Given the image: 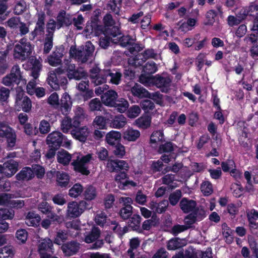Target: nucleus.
Here are the masks:
<instances>
[{
	"label": "nucleus",
	"instance_id": "f257e3e1",
	"mask_svg": "<svg viewBox=\"0 0 258 258\" xmlns=\"http://www.w3.org/2000/svg\"><path fill=\"white\" fill-rule=\"evenodd\" d=\"M106 166L110 172L116 173L115 180L120 189L125 190L130 187L137 186V183L129 180L127 172L130 167L126 161L118 159L108 160Z\"/></svg>",
	"mask_w": 258,
	"mask_h": 258
},
{
	"label": "nucleus",
	"instance_id": "f03ea898",
	"mask_svg": "<svg viewBox=\"0 0 258 258\" xmlns=\"http://www.w3.org/2000/svg\"><path fill=\"white\" fill-rule=\"evenodd\" d=\"M66 136L58 131H54L48 134L46 140L48 146V150L45 155L47 159L51 160L54 158L56 151L62 145L63 141L66 146L70 145V142L66 141Z\"/></svg>",
	"mask_w": 258,
	"mask_h": 258
},
{
	"label": "nucleus",
	"instance_id": "7ed1b4c3",
	"mask_svg": "<svg viewBox=\"0 0 258 258\" xmlns=\"http://www.w3.org/2000/svg\"><path fill=\"white\" fill-rule=\"evenodd\" d=\"M48 103L55 108L59 107L62 114L66 115L71 111L72 106L71 98L67 92L62 94L60 102L57 93H52L48 98Z\"/></svg>",
	"mask_w": 258,
	"mask_h": 258
},
{
	"label": "nucleus",
	"instance_id": "20e7f679",
	"mask_svg": "<svg viewBox=\"0 0 258 258\" xmlns=\"http://www.w3.org/2000/svg\"><path fill=\"white\" fill-rule=\"evenodd\" d=\"M94 48L90 42H88L85 45H82L78 48L75 46H71L70 49V55L74 58L78 62L82 63L88 61L93 55Z\"/></svg>",
	"mask_w": 258,
	"mask_h": 258
},
{
	"label": "nucleus",
	"instance_id": "39448f33",
	"mask_svg": "<svg viewBox=\"0 0 258 258\" xmlns=\"http://www.w3.org/2000/svg\"><path fill=\"white\" fill-rule=\"evenodd\" d=\"M33 47L26 38H23L14 47V55L22 61L26 60L31 54Z\"/></svg>",
	"mask_w": 258,
	"mask_h": 258
},
{
	"label": "nucleus",
	"instance_id": "423d86ee",
	"mask_svg": "<svg viewBox=\"0 0 258 258\" xmlns=\"http://www.w3.org/2000/svg\"><path fill=\"white\" fill-rule=\"evenodd\" d=\"M92 208L87 202L82 200L79 202H72L68 205L66 217L68 219L76 218L80 217L86 210Z\"/></svg>",
	"mask_w": 258,
	"mask_h": 258
},
{
	"label": "nucleus",
	"instance_id": "0eeeda50",
	"mask_svg": "<svg viewBox=\"0 0 258 258\" xmlns=\"http://www.w3.org/2000/svg\"><path fill=\"white\" fill-rule=\"evenodd\" d=\"M2 83L6 86L19 85L21 83L23 85L26 84V80L23 78L20 68L18 65H14L11 69L10 73L3 78Z\"/></svg>",
	"mask_w": 258,
	"mask_h": 258
},
{
	"label": "nucleus",
	"instance_id": "6e6552de",
	"mask_svg": "<svg viewBox=\"0 0 258 258\" xmlns=\"http://www.w3.org/2000/svg\"><path fill=\"white\" fill-rule=\"evenodd\" d=\"M101 231L98 227L94 226L91 230L85 236L84 241L90 244L89 245L90 249H98L104 244L103 239H99Z\"/></svg>",
	"mask_w": 258,
	"mask_h": 258
},
{
	"label": "nucleus",
	"instance_id": "1a4fd4ad",
	"mask_svg": "<svg viewBox=\"0 0 258 258\" xmlns=\"http://www.w3.org/2000/svg\"><path fill=\"white\" fill-rule=\"evenodd\" d=\"M0 138L6 140L8 148L12 149L16 145L17 135L15 130L4 122H0Z\"/></svg>",
	"mask_w": 258,
	"mask_h": 258
},
{
	"label": "nucleus",
	"instance_id": "9d476101",
	"mask_svg": "<svg viewBox=\"0 0 258 258\" xmlns=\"http://www.w3.org/2000/svg\"><path fill=\"white\" fill-rule=\"evenodd\" d=\"M60 69L62 73H67V77L70 80H79L85 75L84 72L79 71L76 69L75 64L72 63L69 59L64 60Z\"/></svg>",
	"mask_w": 258,
	"mask_h": 258
},
{
	"label": "nucleus",
	"instance_id": "9b49d317",
	"mask_svg": "<svg viewBox=\"0 0 258 258\" xmlns=\"http://www.w3.org/2000/svg\"><path fill=\"white\" fill-rule=\"evenodd\" d=\"M108 33L114 38L113 41L114 43H118L122 47H126L127 45L131 46L135 41L129 35H122L118 27H113Z\"/></svg>",
	"mask_w": 258,
	"mask_h": 258
},
{
	"label": "nucleus",
	"instance_id": "f8f14e48",
	"mask_svg": "<svg viewBox=\"0 0 258 258\" xmlns=\"http://www.w3.org/2000/svg\"><path fill=\"white\" fill-rule=\"evenodd\" d=\"M15 106L18 111L23 110L28 113L31 110L32 102L30 99L21 90L18 91L15 97Z\"/></svg>",
	"mask_w": 258,
	"mask_h": 258
},
{
	"label": "nucleus",
	"instance_id": "ddd939ff",
	"mask_svg": "<svg viewBox=\"0 0 258 258\" xmlns=\"http://www.w3.org/2000/svg\"><path fill=\"white\" fill-rule=\"evenodd\" d=\"M119 202L120 203H122V207L120 209L118 214L120 218L125 221L133 215V207L132 204L133 201L130 197H121L119 199Z\"/></svg>",
	"mask_w": 258,
	"mask_h": 258
},
{
	"label": "nucleus",
	"instance_id": "4468645a",
	"mask_svg": "<svg viewBox=\"0 0 258 258\" xmlns=\"http://www.w3.org/2000/svg\"><path fill=\"white\" fill-rule=\"evenodd\" d=\"M90 78L92 83L98 86L107 82L106 75H104L105 70H101L99 68H93L90 71Z\"/></svg>",
	"mask_w": 258,
	"mask_h": 258
},
{
	"label": "nucleus",
	"instance_id": "2eb2a0df",
	"mask_svg": "<svg viewBox=\"0 0 258 258\" xmlns=\"http://www.w3.org/2000/svg\"><path fill=\"white\" fill-rule=\"evenodd\" d=\"M104 27L99 23L90 20L87 21L86 27L84 30V33L87 35H93L98 36L104 33Z\"/></svg>",
	"mask_w": 258,
	"mask_h": 258
},
{
	"label": "nucleus",
	"instance_id": "dca6fc26",
	"mask_svg": "<svg viewBox=\"0 0 258 258\" xmlns=\"http://www.w3.org/2000/svg\"><path fill=\"white\" fill-rule=\"evenodd\" d=\"M38 210L42 214L47 215V217L51 219L53 221H56V223L61 222L60 216L57 215L53 211L51 207L47 202L42 201L38 206Z\"/></svg>",
	"mask_w": 258,
	"mask_h": 258
},
{
	"label": "nucleus",
	"instance_id": "f3484780",
	"mask_svg": "<svg viewBox=\"0 0 258 258\" xmlns=\"http://www.w3.org/2000/svg\"><path fill=\"white\" fill-rule=\"evenodd\" d=\"M197 202L187 198H183L179 202V207L184 213L192 212L197 214L198 211Z\"/></svg>",
	"mask_w": 258,
	"mask_h": 258
},
{
	"label": "nucleus",
	"instance_id": "a211bd4d",
	"mask_svg": "<svg viewBox=\"0 0 258 258\" xmlns=\"http://www.w3.org/2000/svg\"><path fill=\"white\" fill-rule=\"evenodd\" d=\"M64 48L62 45L56 46V50L47 57L48 63L53 67H56L61 63Z\"/></svg>",
	"mask_w": 258,
	"mask_h": 258
},
{
	"label": "nucleus",
	"instance_id": "6ab92c4d",
	"mask_svg": "<svg viewBox=\"0 0 258 258\" xmlns=\"http://www.w3.org/2000/svg\"><path fill=\"white\" fill-rule=\"evenodd\" d=\"M108 126L114 128L123 127L126 123V118L122 114L113 115L108 113Z\"/></svg>",
	"mask_w": 258,
	"mask_h": 258
},
{
	"label": "nucleus",
	"instance_id": "aec40b11",
	"mask_svg": "<svg viewBox=\"0 0 258 258\" xmlns=\"http://www.w3.org/2000/svg\"><path fill=\"white\" fill-rule=\"evenodd\" d=\"M80 243L77 241L72 240L63 244L61 246V249L65 256H70L78 252L80 248Z\"/></svg>",
	"mask_w": 258,
	"mask_h": 258
},
{
	"label": "nucleus",
	"instance_id": "412c9836",
	"mask_svg": "<svg viewBox=\"0 0 258 258\" xmlns=\"http://www.w3.org/2000/svg\"><path fill=\"white\" fill-rule=\"evenodd\" d=\"M154 84L163 92H167L171 83V79L169 77H162L159 75L153 78Z\"/></svg>",
	"mask_w": 258,
	"mask_h": 258
},
{
	"label": "nucleus",
	"instance_id": "4be33fe9",
	"mask_svg": "<svg viewBox=\"0 0 258 258\" xmlns=\"http://www.w3.org/2000/svg\"><path fill=\"white\" fill-rule=\"evenodd\" d=\"M45 14L44 12H41L38 14V20L35 28L31 32L33 38L38 35H42L44 33Z\"/></svg>",
	"mask_w": 258,
	"mask_h": 258
},
{
	"label": "nucleus",
	"instance_id": "5701e85b",
	"mask_svg": "<svg viewBox=\"0 0 258 258\" xmlns=\"http://www.w3.org/2000/svg\"><path fill=\"white\" fill-rule=\"evenodd\" d=\"M117 97L118 95L116 91L109 90L101 95V101L105 105L112 107L114 106Z\"/></svg>",
	"mask_w": 258,
	"mask_h": 258
},
{
	"label": "nucleus",
	"instance_id": "b1692460",
	"mask_svg": "<svg viewBox=\"0 0 258 258\" xmlns=\"http://www.w3.org/2000/svg\"><path fill=\"white\" fill-rule=\"evenodd\" d=\"M158 70L156 63L153 61H149L143 66L142 74L141 75L140 79L143 78L146 80L151 78L152 74H154Z\"/></svg>",
	"mask_w": 258,
	"mask_h": 258
},
{
	"label": "nucleus",
	"instance_id": "393cba45",
	"mask_svg": "<svg viewBox=\"0 0 258 258\" xmlns=\"http://www.w3.org/2000/svg\"><path fill=\"white\" fill-rule=\"evenodd\" d=\"M127 222V227L133 231H137L139 233L142 232L141 227V223L142 218L138 214H133Z\"/></svg>",
	"mask_w": 258,
	"mask_h": 258
},
{
	"label": "nucleus",
	"instance_id": "a878e982",
	"mask_svg": "<svg viewBox=\"0 0 258 258\" xmlns=\"http://www.w3.org/2000/svg\"><path fill=\"white\" fill-rule=\"evenodd\" d=\"M71 134L76 140L81 142L85 143L88 136V128L86 126L79 128H74L71 131Z\"/></svg>",
	"mask_w": 258,
	"mask_h": 258
},
{
	"label": "nucleus",
	"instance_id": "bb28decb",
	"mask_svg": "<svg viewBox=\"0 0 258 258\" xmlns=\"http://www.w3.org/2000/svg\"><path fill=\"white\" fill-rule=\"evenodd\" d=\"M57 27L59 29L63 26H69L72 23V21L70 15H67L66 12L62 10L60 11L56 17Z\"/></svg>",
	"mask_w": 258,
	"mask_h": 258
},
{
	"label": "nucleus",
	"instance_id": "cd10ccee",
	"mask_svg": "<svg viewBox=\"0 0 258 258\" xmlns=\"http://www.w3.org/2000/svg\"><path fill=\"white\" fill-rule=\"evenodd\" d=\"M106 74L104 75H106V78L110 77V79L108 82L116 85H119L121 82V79L122 76V74L121 72L115 70H105Z\"/></svg>",
	"mask_w": 258,
	"mask_h": 258
},
{
	"label": "nucleus",
	"instance_id": "c85d7f7f",
	"mask_svg": "<svg viewBox=\"0 0 258 258\" xmlns=\"http://www.w3.org/2000/svg\"><path fill=\"white\" fill-rule=\"evenodd\" d=\"M28 62L31 66V76L34 79H37L40 75V72L42 69L40 61L35 57H32L29 59Z\"/></svg>",
	"mask_w": 258,
	"mask_h": 258
},
{
	"label": "nucleus",
	"instance_id": "c756f323",
	"mask_svg": "<svg viewBox=\"0 0 258 258\" xmlns=\"http://www.w3.org/2000/svg\"><path fill=\"white\" fill-rule=\"evenodd\" d=\"M121 138V134L118 131L112 130L106 134L105 137L106 143L111 146H114L119 143Z\"/></svg>",
	"mask_w": 258,
	"mask_h": 258
},
{
	"label": "nucleus",
	"instance_id": "7c9ffc66",
	"mask_svg": "<svg viewBox=\"0 0 258 258\" xmlns=\"http://www.w3.org/2000/svg\"><path fill=\"white\" fill-rule=\"evenodd\" d=\"M5 175L10 177L14 175L18 171V163L17 161L10 159L4 163Z\"/></svg>",
	"mask_w": 258,
	"mask_h": 258
},
{
	"label": "nucleus",
	"instance_id": "2f4dec72",
	"mask_svg": "<svg viewBox=\"0 0 258 258\" xmlns=\"http://www.w3.org/2000/svg\"><path fill=\"white\" fill-rule=\"evenodd\" d=\"M140 132L137 130H134L132 127H128L122 133V138L124 140L135 142L140 137Z\"/></svg>",
	"mask_w": 258,
	"mask_h": 258
},
{
	"label": "nucleus",
	"instance_id": "473e14b6",
	"mask_svg": "<svg viewBox=\"0 0 258 258\" xmlns=\"http://www.w3.org/2000/svg\"><path fill=\"white\" fill-rule=\"evenodd\" d=\"M82 194L85 201L90 202L96 198L97 196L96 189L92 185H87L84 188Z\"/></svg>",
	"mask_w": 258,
	"mask_h": 258
},
{
	"label": "nucleus",
	"instance_id": "72a5a7b5",
	"mask_svg": "<svg viewBox=\"0 0 258 258\" xmlns=\"http://www.w3.org/2000/svg\"><path fill=\"white\" fill-rule=\"evenodd\" d=\"M177 148V146L172 142L165 141L159 146L158 152L159 154L172 153Z\"/></svg>",
	"mask_w": 258,
	"mask_h": 258
},
{
	"label": "nucleus",
	"instance_id": "f704fd0d",
	"mask_svg": "<svg viewBox=\"0 0 258 258\" xmlns=\"http://www.w3.org/2000/svg\"><path fill=\"white\" fill-rule=\"evenodd\" d=\"M131 92L134 96L139 98L148 97L150 95L149 92L145 88L137 83L131 88Z\"/></svg>",
	"mask_w": 258,
	"mask_h": 258
},
{
	"label": "nucleus",
	"instance_id": "c9c22d12",
	"mask_svg": "<svg viewBox=\"0 0 258 258\" xmlns=\"http://www.w3.org/2000/svg\"><path fill=\"white\" fill-rule=\"evenodd\" d=\"M108 113L105 116H96L94 118L93 124L95 127L99 130L107 129L108 124Z\"/></svg>",
	"mask_w": 258,
	"mask_h": 258
},
{
	"label": "nucleus",
	"instance_id": "e433bc0d",
	"mask_svg": "<svg viewBox=\"0 0 258 258\" xmlns=\"http://www.w3.org/2000/svg\"><path fill=\"white\" fill-rule=\"evenodd\" d=\"M18 180H29L34 177L33 172L29 167H24L16 176Z\"/></svg>",
	"mask_w": 258,
	"mask_h": 258
},
{
	"label": "nucleus",
	"instance_id": "4c0bfd02",
	"mask_svg": "<svg viewBox=\"0 0 258 258\" xmlns=\"http://www.w3.org/2000/svg\"><path fill=\"white\" fill-rule=\"evenodd\" d=\"M140 240L138 237H134L130 239V247L127 251L128 258H135L134 250L137 249L140 246Z\"/></svg>",
	"mask_w": 258,
	"mask_h": 258
},
{
	"label": "nucleus",
	"instance_id": "58836bf2",
	"mask_svg": "<svg viewBox=\"0 0 258 258\" xmlns=\"http://www.w3.org/2000/svg\"><path fill=\"white\" fill-rule=\"evenodd\" d=\"M40 217L33 212H29L26 219V223L29 226L36 227L39 225Z\"/></svg>",
	"mask_w": 258,
	"mask_h": 258
},
{
	"label": "nucleus",
	"instance_id": "ea45409f",
	"mask_svg": "<svg viewBox=\"0 0 258 258\" xmlns=\"http://www.w3.org/2000/svg\"><path fill=\"white\" fill-rule=\"evenodd\" d=\"M69 234L65 230H59L55 235L54 243L57 245H62L68 238Z\"/></svg>",
	"mask_w": 258,
	"mask_h": 258
},
{
	"label": "nucleus",
	"instance_id": "a19ab883",
	"mask_svg": "<svg viewBox=\"0 0 258 258\" xmlns=\"http://www.w3.org/2000/svg\"><path fill=\"white\" fill-rule=\"evenodd\" d=\"M53 249V244L50 238L44 239L38 245V251L40 252L51 251Z\"/></svg>",
	"mask_w": 258,
	"mask_h": 258
},
{
	"label": "nucleus",
	"instance_id": "79ce46f5",
	"mask_svg": "<svg viewBox=\"0 0 258 258\" xmlns=\"http://www.w3.org/2000/svg\"><path fill=\"white\" fill-rule=\"evenodd\" d=\"M72 157L68 151L61 150L57 154V160L58 162L63 165H67L69 164Z\"/></svg>",
	"mask_w": 258,
	"mask_h": 258
},
{
	"label": "nucleus",
	"instance_id": "37998d69",
	"mask_svg": "<svg viewBox=\"0 0 258 258\" xmlns=\"http://www.w3.org/2000/svg\"><path fill=\"white\" fill-rule=\"evenodd\" d=\"M222 234L225 239L226 242L228 244L231 243L233 241V237L232 235L233 231L226 223L222 224Z\"/></svg>",
	"mask_w": 258,
	"mask_h": 258
},
{
	"label": "nucleus",
	"instance_id": "c03bdc74",
	"mask_svg": "<svg viewBox=\"0 0 258 258\" xmlns=\"http://www.w3.org/2000/svg\"><path fill=\"white\" fill-rule=\"evenodd\" d=\"M72 165L74 166V169L76 172L80 173L83 175L87 176L90 173V171L86 165L81 164L75 161H73Z\"/></svg>",
	"mask_w": 258,
	"mask_h": 258
},
{
	"label": "nucleus",
	"instance_id": "a18cd8bd",
	"mask_svg": "<svg viewBox=\"0 0 258 258\" xmlns=\"http://www.w3.org/2000/svg\"><path fill=\"white\" fill-rule=\"evenodd\" d=\"M151 122V118L148 116H141L135 120V124L143 129H146L149 127Z\"/></svg>",
	"mask_w": 258,
	"mask_h": 258
},
{
	"label": "nucleus",
	"instance_id": "49530a36",
	"mask_svg": "<svg viewBox=\"0 0 258 258\" xmlns=\"http://www.w3.org/2000/svg\"><path fill=\"white\" fill-rule=\"evenodd\" d=\"M47 81L53 89L57 90L59 89V80L56 74L50 73L47 78Z\"/></svg>",
	"mask_w": 258,
	"mask_h": 258
},
{
	"label": "nucleus",
	"instance_id": "de8ad7c7",
	"mask_svg": "<svg viewBox=\"0 0 258 258\" xmlns=\"http://www.w3.org/2000/svg\"><path fill=\"white\" fill-rule=\"evenodd\" d=\"M69 180V175L67 173L60 172L57 173L56 181L59 186L66 187L68 185Z\"/></svg>",
	"mask_w": 258,
	"mask_h": 258
},
{
	"label": "nucleus",
	"instance_id": "09e8293b",
	"mask_svg": "<svg viewBox=\"0 0 258 258\" xmlns=\"http://www.w3.org/2000/svg\"><path fill=\"white\" fill-rule=\"evenodd\" d=\"M84 188L80 183H75L69 191V195L72 198H77L83 194Z\"/></svg>",
	"mask_w": 258,
	"mask_h": 258
},
{
	"label": "nucleus",
	"instance_id": "8fccbe9b",
	"mask_svg": "<svg viewBox=\"0 0 258 258\" xmlns=\"http://www.w3.org/2000/svg\"><path fill=\"white\" fill-rule=\"evenodd\" d=\"M165 142L164 135L162 131H156L153 132L150 137V143L155 144L157 142Z\"/></svg>",
	"mask_w": 258,
	"mask_h": 258
},
{
	"label": "nucleus",
	"instance_id": "3c124183",
	"mask_svg": "<svg viewBox=\"0 0 258 258\" xmlns=\"http://www.w3.org/2000/svg\"><path fill=\"white\" fill-rule=\"evenodd\" d=\"M183 246L181 241V239L178 237L171 238L169 240L167 248L168 250H176L181 248Z\"/></svg>",
	"mask_w": 258,
	"mask_h": 258
},
{
	"label": "nucleus",
	"instance_id": "603ef678",
	"mask_svg": "<svg viewBox=\"0 0 258 258\" xmlns=\"http://www.w3.org/2000/svg\"><path fill=\"white\" fill-rule=\"evenodd\" d=\"M17 242L19 244L25 243L28 238V232L24 229H19L16 232Z\"/></svg>",
	"mask_w": 258,
	"mask_h": 258
},
{
	"label": "nucleus",
	"instance_id": "864d4df0",
	"mask_svg": "<svg viewBox=\"0 0 258 258\" xmlns=\"http://www.w3.org/2000/svg\"><path fill=\"white\" fill-rule=\"evenodd\" d=\"M128 103L125 99L121 98L119 100H116L115 102L114 107L120 113L124 112L127 110L128 107Z\"/></svg>",
	"mask_w": 258,
	"mask_h": 258
},
{
	"label": "nucleus",
	"instance_id": "5fc2aeb1",
	"mask_svg": "<svg viewBox=\"0 0 258 258\" xmlns=\"http://www.w3.org/2000/svg\"><path fill=\"white\" fill-rule=\"evenodd\" d=\"M61 130L64 133H68L72 128V120L69 116H66L61 122Z\"/></svg>",
	"mask_w": 258,
	"mask_h": 258
},
{
	"label": "nucleus",
	"instance_id": "6e6d98bb",
	"mask_svg": "<svg viewBox=\"0 0 258 258\" xmlns=\"http://www.w3.org/2000/svg\"><path fill=\"white\" fill-rule=\"evenodd\" d=\"M89 109L91 111H101L102 102L99 98H96L92 99L89 103Z\"/></svg>",
	"mask_w": 258,
	"mask_h": 258
},
{
	"label": "nucleus",
	"instance_id": "4d7b16f0",
	"mask_svg": "<svg viewBox=\"0 0 258 258\" xmlns=\"http://www.w3.org/2000/svg\"><path fill=\"white\" fill-rule=\"evenodd\" d=\"M53 37L52 34L51 36H47L44 39V47H43V54H48L53 47Z\"/></svg>",
	"mask_w": 258,
	"mask_h": 258
},
{
	"label": "nucleus",
	"instance_id": "13d9d810",
	"mask_svg": "<svg viewBox=\"0 0 258 258\" xmlns=\"http://www.w3.org/2000/svg\"><path fill=\"white\" fill-rule=\"evenodd\" d=\"M182 196V192L180 189H177L171 193L169 197V201L172 206H175Z\"/></svg>",
	"mask_w": 258,
	"mask_h": 258
},
{
	"label": "nucleus",
	"instance_id": "bf43d9fd",
	"mask_svg": "<svg viewBox=\"0 0 258 258\" xmlns=\"http://www.w3.org/2000/svg\"><path fill=\"white\" fill-rule=\"evenodd\" d=\"M201 190L205 196H208L213 191L212 184L209 181H204L201 185Z\"/></svg>",
	"mask_w": 258,
	"mask_h": 258
},
{
	"label": "nucleus",
	"instance_id": "052dcab7",
	"mask_svg": "<svg viewBox=\"0 0 258 258\" xmlns=\"http://www.w3.org/2000/svg\"><path fill=\"white\" fill-rule=\"evenodd\" d=\"M14 255V252L11 246H6L0 249V258H9Z\"/></svg>",
	"mask_w": 258,
	"mask_h": 258
},
{
	"label": "nucleus",
	"instance_id": "680f3d73",
	"mask_svg": "<svg viewBox=\"0 0 258 258\" xmlns=\"http://www.w3.org/2000/svg\"><path fill=\"white\" fill-rule=\"evenodd\" d=\"M113 147L114 148L113 153L117 157L122 158L125 155V147L120 143L116 144Z\"/></svg>",
	"mask_w": 258,
	"mask_h": 258
},
{
	"label": "nucleus",
	"instance_id": "e2e57ef3",
	"mask_svg": "<svg viewBox=\"0 0 258 258\" xmlns=\"http://www.w3.org/2000/svg\"><path fill=\"white\" fill-rule=\"evenodd\" d=\"M107 216L106 214L103 212H101L96 214L95 217V222L97 225L101 227H103L106 222Z\"/></svg>",
	"mask_w": 258,
	"mask_h": 258
},
{
	"label": "nucleus",
	"instance_id": "0e129e2a",
	"mask_svg": "<svg viewBox=\"0 0 258 258\" xmlns=\"http://www.w3.org/2000/svg\"><path fill=\"white\" fill-rule=\"evenodd\" d=\"M217 15V12L214 10H210L208 11L206 15L207 21L204 23L205 25H212L215 22V18Z\"/></svg>",
	"mask_w": 258,
	"mask_h": 258
},
{
	"label": "nucleus",
	"instance_id": "69168bd1",
	"mask_svg": "<svg viewBox=\"0 0 258 258\" xmlns=\"http://www.w3.org/2000/svg\"><path fill=\"white\" fill-rule=\"evenodd\" d=\"M24 133L29 136L36 135L38 133V128L36 126L34 127L30 123H27L24 125Z\"/></svg>",
	"mask_w": 258,
	"mask_h": 258
},
{
	"label": "nucleus",
	"instance_id": "338daca9",
	"mask_svg": "<svg viewBox=\"0 0 258 258\" xmlns=\"http://www.w3.org/2000/svg\"><path fill=\"white\" fill-rule=\"evenodd\" d=\"M31 169L33 170V175H34L35 174L37 178H42L43 177L45 174V169L42 166L38 164H34L32 166Z\"/></svg>",
	"mask_w": 258,
	"mask_h": 258
},
{
	"label": "nucleus",
	"instance_id": "774afa93",
	"mask_svg": "<svg viewBox=\"0 0 258 258\" xmlns=\"http://www.w3.org/2000/svg\"><path fill=\"white\" fill-rule=\"evenodd\" d=\"M140 112V107L138 105H133L128 109L127 115L129 118H134L138 116Z\"/></svg>",
	"mask_w": 258,
	"mask_h": 258
}]
</instances>
